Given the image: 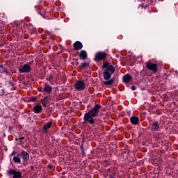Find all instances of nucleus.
Returning a JSON list of instances; mask_svg holds the SVG:
<instances>
[{"label": "nucleus", "instance_id": "obj_1", "mask_svg": "<svg viewBox=\"0 0 178 178\" xmlns=\"http://www.w3.org/2000/svg\"><path fill=\"white\" fill-rule=\"evenodd\" d=\"M99 109H101V106L99 104H96L94 108L90 110L88 113L84 114L83 123L85 124H94L95 123V119L99 113Z\"/></svg>", "mask_w": 178, "mask_h": 178}, {"label": "nucleus", "instance_id": "obj_2", "mask_svg": "<svg viewBox=\"0 0 178 178\" xmlns=\"http://www.w3.org/2000/svg\"><path fill=\"white\" fill-rule=\"evenodd\" d=\"M102 69H106L105 72L103 73V77L104 80H109L112 75L115 73V67L113 65L104 63L102 66Z\"/></svg>", "mask_w": 178, "mask_h": 178}, {"label": "nucleus", "instance_id": "obj_3", "mask_svg": "<svg viewBox=\"0 0 178 178\" xmlns=\"http://www.w3.org/2000/svg\"><path fill=\"white\" fill-rule=\"evenodd\" d=\"M74 87L76 91H84V90H86V83L83 80L76 81Z\"/></svg>", "mask_w": 178, "mask_h": 178}, {"label": "nucleus", "instance_id": "obj_4", "mask_svg": "<svg viewBox=\"0 0 178 178\" xmlns=\"http://www.w3.org/2000/svg\"><path fill=\"white\" fill-rule=\"evenodd\" d=\"M105 59H106V53L99 51L95 54L94 60L95 62H99V60H105Z\"/></svg>", "mask_w": 178, "mask_h": 178}, {"label": "nucleus", "instance_id": "obj_5", "mask_svg": "<svg viewBox=\"0 0 178 178\" xmlns=\"http://www.w3.org/2000/svg\"><path fill=\"white\" fill-rule=\"evenodd\" d=\"M7 173L10 176H13V178H22L23 176L22 175V172L17 171L15 169H10L7 171Z\"/></svg>", "mask_w": 178, "mask_h": 178}, {"label": "nucleus", "instance_id": "obj_6", "mask_svg": "<svg viewBox=\"0 0 178 178\" xmlns=\"http://www.w3.org/2000/svg\"><path fill=\"white\" fill-rule=\"evenodd\" d=\"M147 69L149 70H151V72H153V73H155L157 70L158 65L155 63H152L151 61H148L145 63Z\"/></svg>", "mask_w": 178, "mask_h": 178}, {"label": "nucleus", "instance_id": "obj_7", "mask_svg": "<svg viewBox=\"0 0 178 178\" xmlns=\"http://www.w3.org/2000/svg\"><path fill=\"white\" fill-rule=\"evenodd\" d=\"M20 73H30L31 72V67L30 64H24V66L19 68Z\"/></svg>", "mask_w": 178, "mask_h": 178}, {"label": "nucleus", "instance_id": "obj_8", "mask_svg": "<svg viewBox=\"0 0 178 178\" xmlns=\"http://www.w3.org/2000/svg\"><path fill=\"white\" fill-rule=\"evenodd\" d=\"M151 126V131H159L161 127H159V123L158 121H154L150 124Z\"/></svg>", "mask_w": 178, "mask_h": 178}, {"label": "nucleus", "instance_id": "obj_9", "mask_svg": "<svg viewBox=\"0 0 178 178\" xmlns=\"http://www.w3.org/2000/svg\"><path fill=\"white\" fill-rule=\"evenodd\" d=\"M123 83H125V84H127L133 80V77L130 76V74H127L123 76L122 77Z\"/></svg>", "mask_w": 178, "mask_h": 178}, {"label": "nucleus", "instance_id": "obj_10", "mask_svg": "<svg viewBox=\"0 0 178 178\" xmlns=\"http://www.w3.org/2000/svg\"><path fill=\"white\" fill-rule=\"evenodd\" d=\"M73 47L75 51H80V49H83V43L80 41H76L73 44Z\"/></svg>", "mask_w": 178, "mask_h": 178}, {"label": "nucleus", "instance_id": "obj_11", "mask_svg": "<svg viewBox=\"0 0 178 178\" xmlns=\"http://www.w3.org/2000/svg\"><path fill=\"white\" fill-rule=\"evenodd\" d=\"M130 122L131 124L136 126V124H138V123H140V118L137 116H131L130 118Z\"/></svg>", "mask_w": 178, "mask_h": 178}, {"label": "nucleus", "instance_id": "obj_12", "mask_svg": "<svg viewBox=\"0 0 178 178\" xmlns=\"http://www.w3.org/2000/svg\"><path fill=\"white\" fill-rule=\"evenodd\" d=\"M21 156H22V159H24V161H27L30 159V155L29 154V153H27V152L23 150L21 152Z\"/></svg>", "mask_w": 178, "mask_h": 178}, {"label": "nucleus", "instance_id": "obj_13", "mask_svg": "<svg viewBox=\"0 0 178 178\" xmlns=\"http://www.w3.org/2000/svg\"><path fill=\"white\" fill-rule=\"evenodd\" d=\"M43 91H44V92H48L49 94H52V86L49 84H45Z\"/></svg>", "mask_w": 178, "mask_h": 178}, {"label": "nucleus", "instance_id": "obj_14", "mask_svg": "<svg viewBox=\"0 0 178 178\" xmlns=\"http://www.w3.org/2000/svg\"><path fill=\"white\" fill-rule=\"evenodd\" d=\"M88 55L87 54V51L86 50H81L79 54V58L82 59V60H86V58H88Z\"/></svg>", "mask_w": 178, "mask_h": 178}, {"label": "nucleus", "instance_id": "obj_15", "mask_svg": "<svg viewBox=\"0 0 178 178\" xmlns=\"http://www.w3.org/2000/svg\"><path fill=\"white\" fill-rule=\"evenodd\" d=\"M51 126H52V122H47V124H44V126H43V131H45L47 133V130L49 129H51Z\"/></svg>", "mask_w": 178, "mask_h": 178}, {"label": "nucleus", "instance_id": "obj_16", "mask_svg": "<svg viewBox=\"0 0 178 178\" xmlns=\"http://www.w3.org/2000/svg\"><path fill=\"white\" fill-rule=\"evenodd\" d=\"M35 113H41V111H42V106L41 105H36L33 108Z\"/></svg>", "mask_w": 178, "mask_h": 178}, {"label": "nucleus", "instance_id": "obj_17", "mask_svg": "<svg viewBox=\"0 0 178 178\" xmlns=\"http://www.w3.org/2000/svg\"><path fill=\"white\" fill-rule=\"evenodd\" d=\"M20 154H17V156H14L13 157V161L15 162V163H20V162H22V160H20Z\"/></svg>", "mask_w": 178, "mask_h": 178}, {"label": "nucleus", "instance_id": "obj_18", "mask_svg": "<svg viewBox=\"0 0 178 178\" xmlns=\"http://www.w3.org/2000/svg\"><path fill=\"white\" fill-rule=\"evenodd\" d=\"M113 81H115L114 79H108L106 81H104V84H105L106 86H112V84H113Z\"/></svg>", "mask_w": 178, "mask_h": 178}, {"label": "nucleus", "instance_id": "obj_19", "mask_svg": "<svg viewBox=\"0 0 178 178\" xmlns=\"http://www.w3.org/2000/svg\"><path fill=\"white\" fill-rule=\"evenodd\" d=\"M29 29L32 31L33 34H34L36 31V29L33 27V25H29Z\"/></svg>", "mask_w": 178, "mask_h": 178}, {"label": "nucleus", "instance_id": "obj_20", "mask_svg": "<svg viewBox=\"0 0 178 178\" xmlns=\"http://www.w3.org/2000/svg\"><path fill=\"white\" fill-rule=\"evenodd\" d=\"M147 2L149 5H154L156 2V0H147Z\"/></svg>", "mask_w": 178, "mask_h": 178}, {"label": "nucleus", "instance_id": "obj_21", "mask_svg": "<svg viewBox=\"0 0 178 178\" xmlns=\"http://www.w3.org/2000/svg\"><path fill=\"white\" fill-rule=\"evenodd\" d=\"M38 9L40 11H38V13L39 15H41V16H42V12H45V11L44 10V9L42 10V8H41V6H39Z\"/></svg>", "mask_w": 178, "mask_h": 178}, {"label": "nucleus", "instance_id": "obj_22", "mask_svg": "<svg viewBox=\"0 0 178 178\" xmlns=\"http://www.w3.org/2000/svg\"><path fill=\"white\" fill-rule=\"evenodd\" d=\"M0 73H6V74H8V70H6V68H5V67H3L1 68Z\"/></svg>", "mask_w": 178, "mask_h": 178}, {"label": "nucleus", "instance_id": "obj_23", "mask_svg": "<svg viewBox=\"0 0 178 178\" xmlns=\"http://www.w3.org/2000/svg\"><path fill=\"white\" fill-rule=\"evenodd\" d=\"M88 65H89L88 63H83L81 64V66L83 67V69H86Z\"/></svg>", "mask_w": 178, "mask_h": 178}, {"label": "nucleus", "instance_id": "obj_24", "mask_svg": "<svg viewBox=\"0 0 178 178\" xmlns=\"http://www.w3.org/2000/svg\"><path fill=\"white\" fill-rule=\"evenodd\" d=\"M8 84L12 86L11 90H16V88H15V83L13 82L9 81Z\"/></svg>", "mask_w": 178, "mask_h": 178}, {"label": "nucleus", "instance_id": "obj_25", "mask_svg": "<svg viewBox=\"0 0 178 178\" xmlns=\"http://www.w3.org/2000/svg\"><path fill=\"white\" fill-rule=\"evenodd\" d=\"M42 102H46L47 104H48V96L44 97L43 99H42Z\"/></svg>", "mask_w": 178, "mask_h": 178}, {"label": "nucleus", "instance_id": "obj_26", "mask_svg": "<svg viewBox=\"0 0 178 178\" xmlns=\"http://www.w3.org/2000/svg\"><path fill=\"white\" fill-rule=\"evenodd\" d=\"M80 148L81 149H84V140L82 141Z\"/></svg>", "mask_w": 178, "mask_h": 178}, {"label": "nucleus", "instance_id": "obj_27", "mask_svg": "<svg viewBox=\"0 0 178 178\" xmlns=\"http://www.w3.org/2000/svg\"><path fill=\"white\" fill-rule=\"evenodd\" d=\"M31 101H32L33 102H35V101H37V97H31Z\"/></svg>", "mask_w": 178, "mask_h": 178}, {"label": "nucleus", "instance_id": "obj_28", "mask_svg": "<svg viewBox=\"0 0 178 178\" xmlns=\"http://www.w3.org/2000/svg\"><path fill=\"white\" fill-rule=\"evenodd\" d=\"M47 81H49V83H51V81H52V76H49L48 78H47Z\"/></svg>", "mask_w": 178, "mask_h": 178}, {"label": "nucleus", "instance_id": "obj_29", "mask_svg": "<svg viewBox=\"0 0 178 178\" xmlns=\"http://www.w3.org/2000/svg\"><path fill=\"white\" fill-rule=\"evenodd\" d=\"M47 104H48V103L42 102V106H43V108H47Z\"/></svg>", "mask_w": 178, "mask_h": 178}, {"label": "nucleus", "instance_id": "obj_30", "mask_svg": "<svg viewBox=\"0 0 178 178\" xmlns=\"http://www.w3.org/2000/svg\"><path fill=\"white\" fill-rule=\"evenodd\" d=\"M75 65L76 66H79V59L76 60Z\"/></svg>", "mask_w": 178, "mask_h": 178}, {"label": "nucleus", "instance_id": "obj_31", "mask_svg": "<svg viewBox=\"0 0 178 178\" xmlns=\"http://www.w3.org/2000/svg\"><path fill=\"white\" fill-rule=\"evenodd\" d=\"M81 153L83 154V156H86V152H84V149H81Z\"/></svg>", "mask_w": 178, "mask_h": 178}, {"label": "nucleus", "instance_id": "obj_32", "mask_svg": "<svg viewBox=\"0 0 178 178\" xmlns=\"http://www.w3.org/2000/svg\"><path fill=\"white\" fill-rule=\"evenodd\" d=\"M53 167H54V166H53L52 165H48V168H49V169H52Z\"/></svg>", "mask_w": 178, "mask_h": 178}, {"label": "nucleus", "instance_id": "obj_33", "mask_svg": "<svg viewBox=\"0 0 178 178\" xmlns=\"http://www.w3.org/2000/svg\"><path fill=\"white\" fill-rule=\"evenodd\" d=\"M131 90H132L133 91L136 90V86H131Z\"/></svg>", "mask_w": 178, "mask_h": 178}, {"label": "nucleus", "instance_id": "obj_34", "mask_svg": "<svg viewBox=\"0 0 178 178\" xmlns=\"http://www.w3.org/2000/svg\"><path fill=\"white\" fill-rule=\"evenodd\" d=\"M11 155H12L13 156H15V155H16V152H13L12 154H11Z\"/></svg>", "mask_w": 178, "mask_h": 178}, {"label": "nucleus", "instance_id": "obj_35", "mask_svg": "<svg viewBox=\"0 0 178 178\" xmlns=\"http://www.w3.org/2000/svg\"><path fill=\"white\" fill-rule=\"evenodd\" d=\"M108 177H109V178H115V177H113V175H108Z\"/></svg>", "mask_w": 178, "mask_h": 178}, {"label": "nucleus", "instance_id": "obj_36", "mask_svg": "<svg viewBox=\"0 0 178 178\" xmlns=\"http://www.w3.org/2000/svg\"><path fill=\"white\" fill-rule=\"evenodd\" d=\"M39 91H40V92H44V89H40V90H39Z\"/></svg>", "mask_w": 178, "mask_h": 178}, {"label": "nucleus", "instance_id": "obj_37", "mask_svg": "<svg viewBox=\"0 0 178 178\" xmlns=\"http://www.w3.org/2000/svg\"><path fill=\"white\" fill-rule=\"evenodd\" d=\"M19 140L22 141V140H24V137H21Z\"/></svg>", "mask_w": 178, "mask_h": 178}, {"label": "nucleus", "instance_id": "obj_38", "mask_svg": "<svg viewBox=\"0 0 178 178\" xmlns=\"http://www.w3.org/2000/svg\"><path fill=\"white\" fill-rule=\"evenodd\" d=\"M3 67V65H0V69H2Z\"/></svg>", "mask_w": 178, "mask_h": 178}, {"label": "nucleus", "instance_id": "obj_39", "mask_svg": "<svg viewBox=\"0 0 178 178\" xmlns=\"http://www.w3.org/2000/svg\"><path fill=\"white\" fill-rule=\"evenodd\" d=\"M39 3H42V0H40Z\"/></svg>", "mask_w": 178, "mask_h": 178}, {"label": "nucleus", "instance_id": "obj_40", "mask_svg": "<svg viewBox=\"0 0 178 178\" xmlns=\"http://www.w3.org/2000/svg\"><path fill=\"white\" fill-rule=\"evenodd\" d=\"M147 6H148V5H145V6H144V9H145Z\"/></svg>", "mask_w": 178, "mask_h": 178}, {"label": "nucleus", "instance_id": "obj_41", "mask_svg": "<svg viewBox=\"0 0 178 178\" xmlns=\"http://www.w3.org/2000/svg\"><path fill=\"white\" fill-rule=\"evenodd\" d=\"M31 169H32V170L34 169V167L31 166Z\"/></svg>", "mask_w": 178, "mask_h": 178}, {"label": "nucleus", "instance_id": "obj_42", "mask_svg": "<svg viewBox=\"0 0 178 178\" xmlns=\"http://www.w3.org/2000/svg\"><path fill=\"white\" fill-rule=\"evenodd\" d=\"M111 170V169H108V171L109 172Z\"/></svg>", "mask_w": 178, "mask_h": 178}, {"label": "nucleus", "instance_id": "obj_43", "mask_svg": "<svg viewBox=\"0 0 178 178\" xmlns=\"http://www.w3.org/2000/svg\"><path fill=\"white\" fill-rule=\"evenodd\" d=\"M35 8H38V6H35Z\"/></svg>", "mask_w": 178, "mask_h": 178}]
</instances>
